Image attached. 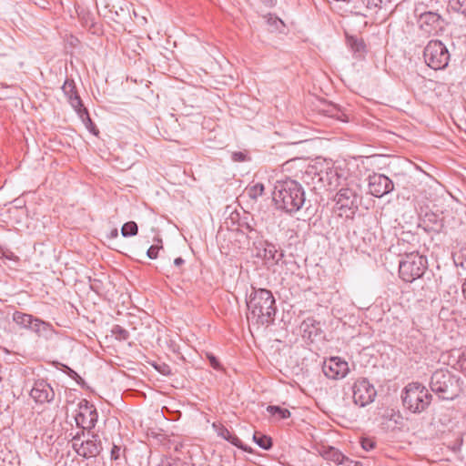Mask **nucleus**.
I'll list each match as a JSON object with an SVG mask.
<instances>
[{
	"label": "nucleus",
	"instance_id": "obj_29",
	"mask_svg": "<svg viewBox=\"0 0 466 466\" xmlns=\"http://www.w3.org/2000/svg\"><path fill=\"white\" fill-rule=\"evenodd\" d=\"M253 441L263 450H270L273 443L272 439L261 432L256 431L253 435Z\"/></svg>",
	"mask_w": 466,
	"mask_h": 466
},
{
	"label": "nucleus",
	"instance_id": "obj_50",
	"mask_svg": "<svg viewBox=\"0 0 466 466\" xmlns=\"http://www.w3.org/2000/svg\"><path fill=\"white\" fill-rule=\"evenodd\" d=\"M384 416L387 417V418H390V420H392L395 416L400 418V415L396 414L393 410H391L390 412H387V414L384 415Z\"/></svg>",
	"mask_w": 466,
	"mask_h": 466
},
{
	"label": "nucleus",
	"instance_id": "obj_52",
	"mask_svg": "<svg viewBox=\"0 0 466 466\" xmlns=\"http://www.w3.org/2000/svg\"><path fill=\"white\" fill-rule=\"evenodd\" d=\"M459 258H454V263H455V265H456V266H461V268H466V261H465V262L459 261Z\"/></svg>",
	"mask_w": 466,
	"mask_h": 466
},
{
	"label": "nucleus",
	"instance_id": "obj_40",
	"mask_svg": "<svg viewBox=\"0 0 466 466\" xmlns=\"http://www.w3.org/2000/svg\"><path fill=\"white\" fill-rule=\"evenodd\" d=\"M361 447L366 451H370L374 449L375 441L370 438H362L360 441Z\"/></svg>",
	"mask_w": 466,
	"mask_h": 466
},
{
	"label": "nucleus",
	"instance_id": "obj_3",
	"mask_svg": "<svg viewBox=\"0 0 466 466\" xmlns=\"http://www.w3.org/2000/svg\"><path fill=\"white\" fill-rule=\"evenodd\" d=\"M432 396L419 382L409 383L401 393L403 406L413 413L423 411L431 403Z\"/></svg>",
	"mask_w": 466,
	"mask_h": 466
},
{
	"label": "nucleus",
	"instance_id": "obj_49",
	"mask_svg": "<svg viewBox=\"0 0 466 466\" xmlns=\"http://www.w3.org/2000/svg\"><path fill=\"white\" fill-rule=\"evenodd\" d=\"M184 262H185V261H184V259H183L182 258H175V260H174V264H175V266H177V267H180V266H182V265L184 264Z\"/></svg>",
	"mask_w": 466,
	"mask_h": 466
},
{
	"label": "nucleus",
	"instance_id": "obj_28",
	"mask_svg": "<svg viewBox=\"0 0 466 466\" xmlns=\"http://www.w3.org/2000/svg\"><path fill=\"white\" fill-rule=\"evenodd\" d=\"M395 248L398 255L402 258L407 257L409 254L418 252L414 245H410L409 242L400 238L398 239Z\"/></svg>",
	"mask_w": 466,
	"mask_h": 466
},
{
	"label": "nucleus",
	"instance_id": "obj_51",
	"mask_svg": "<svg viewBox=\"0 0 466 466\" xmlns=\"http://www.w3.org/2000/svg\"><path fill=\"white\" fill-rule=\"evenodd\" d=\"M118 237V230L117 228H113L109 234L110 238H116Z\"/></svg>",
	"mask_w": 466,
	"mask_h": 466
},
{
	"label": "nucleus",
	"instance_id": "obj_33",
	"mask_svg": "<svg viewBox=\"0 0 466 466\" xmlns=\"http://www.w3.org/2000/svg\"><path fill=\"white\" fill-rule=\"evenodd\" d=\"M138 232V227L135 221H128L125 223L121 228V234L123 237H134Z\"/></svg>",
	"mask_w": 466,
	"mask_h": 466
},
{
	"label": "nucleus",
	"instance_id": "obj_34",
	"mask_svg": "<svg viewBox=\"0 0 466 466\" xmlns=\"http://www.w3.org/2000/svg\"><path fill=\"white\" fill-rule=\"evenodd\" d=\"M361 2L367 9L376 12L378 9L386 7L390 0H361Z\"/></svg>",
	"mask_w": 466,
	"mask_h": 466
},
{
	"label": "nucleus",
	"instance_id": "obj_22",
	"mask_svg": "<svg viewBox=\"0 0 466 466\" xmlns=\"http://www.w3.org/2000/svg\"><path fill=\"white\" fill-rule=\"evenodd\" d=\"M30 330L35 332L37 336L44 337L46 339L51 337L54 332L53 326L50 323L38 318H35L33 321Z\"/></svg>",
	"mask_w": 466,
	"mask_h": 466
},
{
	"label": "nucleus",
	"instance_id": "obj_43",
	"mask_svg": "<svg viewBox=\"0 0 466 466\" xmlns=\"http://www.w3.org/2000/svg\"><path fill=\"white\" fill-rule=\"evenodd\" d=\"M231 158L235 162H243L247 160V155L243 152L236 151L232 153Z\"/></svg>",
	"mask_w": 466,
	"mask_h": 466
},
{
	"label": "nucleus",
	"instance_id": "obj_27",
	"mask_svg": "<svg viewBox=\"0 0 466 466\" xmlns=\"http://www.w3.org/2000/svg\"><path fill=\"white\" fill-rule=\"evenodd\" d=\"M347 44L355 55L361 56L365 53L366 46L361 38L348 36Z\"/></svg>",
	"mask_w": 466,
	"mask_h": 466
},
{
	"label": "nucleus",
	"instance_id": "obj_42",
	"mask_svg": "<svg viewBox=\"0 0 466 466\" xmlns=\"http://www.w3.org/2000/svg\"><path fill=\"white\" fill-rule=\"evenodd\" d=\"M159 247L157 245H152L147 251V255L149 258L155 259L157 258Z\"/></svg>",
	"mask_w": 466,
	"mask_h": 466
},
{
	"label": "nucleus",
	"instance_id": "obj_21",
	"mask_svg": "<svg viewBox=\"0 0 466 466\" xmlns=\"http://www.w3.org/2000/svg\"><path fill=\"white\" fill-rule=\"evenodd\" d=\"M423 57L430 68L437 70V40H431L428 43L423 51Z\"/></svg>",
	"mask_w": 466,
	"mask_h": 466
},
{
	"label": "nucleus",
	"instance_id": "obj_32",
	"mask_svg": "<svg viewBox=\"0 0 466 466\" xmlns=\"http://www.w3.org/2000/svg\"><path fill=\"white\" fill-rule=\"evenodd\" d=\"M448 8L466 16V0H446Z\"/></svg>",
	"mask_w": 466,
	"mask_h": 466
},
{
	"label": "nucleus",
	"instance_id": "obj_12",
	"mask_svg": "<svg viewBox=\"0 0 466 466\" xmlns=\"http://www.w3.org/2000/svg\"><path fill=\"white\" fill-rule=\"evenodd\" d=\"M368 181L370 193L376 198H381L394 188L391 179L382 174L373 173L369 176Z\"/></svg>",
	"mask_w": 466,
	"mask_h": 466
},
{
	"label": "nucleus",
	"instance_id": "obj_44",
	"mask_svg": "<svg viewBox=\"0 0 466 466\" xmlns=\"http://www.w3.org/2000/svg\"><path fill=\"white\" fill-rule=\"evenodd\" d=\"M120 451H121V448L119 446L113 445L111 453H110L111 460H114V461L118 460L120 458Z\"/></svg>",
	"mask_w": 466,
	"mask_h": 466
},
{
	"label": "nucleus",
	"instance_id": "obj_47",
	"mask_svg": "<svg viewBox=\"0 0 466 466\" xmlns=\"http://www.w3.org/2000/svg\"><path fill=\"white\" fill-rule=\"evenodd\" d=\"M260 2L268 7H272L276 5L277 0H260Z\"/></svg>",
	"mask_w": 466,
	"mask_h": 466
},
{
	"label": "nucleus",
	"instance_id": "obj_10",
	"mask_svg": "<svg viewBox=\"0 0 466 466\" xmlns=\"http://www.w3.org/2000/svg\"><path fill=\"white\" fill-rule=\"evenodd\" d=\"M230 220L232 223L231 231L245 235L247 239L258 238L259 233L256 228V222L249 215L246 214L240 218L237 213L235 218L234 214H231Z\"/></svg>",
	"mask_w": 466,
	"mask_h": 466
},
{
	"label": "nucleus",
	"instance_id": "obj_13",
	"mask_svg": "<svg viewBox=\"0 0 466 466\" xmlns=\"http://www.w3.org/2000/svg\"><path fill=\"white\" fill-rule=\"evenodd\" d=\"M324 375L332 380L344 378L349 372L348 362L339 357H332L325 360L322 366Z\"/></svg>",
	"mask_w": 466,
	"mask_h": 466
},
{
	"label": "nucleus",
	"instance_id": "obj_25",
	"mask_svg": "<svg viewBox=\"0 0 466 466\" xmlns=\"http://www.w3.org/2000/svg\"><path fill=\"white\" fill-rule=\"evenodd\" d=\"M35 319V317H34L33 315L24 313L21 311H15L13 314V320L17 325H19L20 327H22L24 329H30Z\"/></svg>",
	"mask_w": 466,
	"mask_h": 466
},
{
	"label": "nucleus",
	"instance_id": "obj_17",
	"mask_svg": "<svg viewBox=\"0 0 466 466\" xmlns=\"http://www.w3.org/2000/svg\"><path fill=\"white\" fill-rule=\"evenodd\" d=\"M420 29L427 35H435L437 33V13L429 11L422 13L418 20Z\"/></svg>",
	"mask_w": 466,
	"mask_h": 466
},
{
	"label": "nucleus",
	"instance_id": "obj_30",
	"mask_svg": "<svg viewBox=\"0 0 466 466\" xmlns=\"http://www.w3.org/2000/svg\"><path fill=\"white\" fill-rule=\"evenodd\" d=\"M450 53L447 47L439 40V70L448 66Z\"/></svg>",
	"mask_w": 466,
	"mask_h": 466
},
{
	"label": "nucleus",
	"instance_id": "obj_7",
	"mask_svg": "<svg viewBox=\"0 0 466 466\" xmlns=\"http://www.w3.org/2000/svg\"><path fill=\"white\" fill-rule=\"evenodd\" d=\"M351 389L354 404L361 408L373 402L377 396L375 387L366 378L356 380Z\"/></svg>",
	"mask_w": 466,
	"mask_h": 466
},
{
	"label": "nucleus",
	"instance_id": "obj_39",
	"mask_svg": "<svg viewBox=\"0 0 466 466\" xmlns=\"http://www.w3.org/2000/svg\"><path fill=\"white\" fill-rule=\"evenodd\" d=\"M265 17L267 18L268 25L273 26L275 29H279V25L283 24L279 17L274 16L271 14H268Z\"/></svg>",
	"mask_w": 466,
	"mask_h": 466
},
{
	"label": "nucleus",
	"instance_id": "obj_8",
	"mask_svg": "<svg viewBox=\"0 0 466 466\" xmlns=\"http://www.w3.org/2000/svg\"><path fill=\"white\" fill-rule=\"evenodd\" d=\"M98 419L96 407L87 400L83 399L78 403V410L75 416L77 428L87 430L88 433L95 428Z\"/></svg>",
	"mask_w": 466,
	"mask_h": 466
},
{
	"label": "nucleus",
	"instance_id": "obj_15",
	"mask_svg": "<svg viewBox=\"0 0 466 466\" xmlns=\"http://www.w3.org/2000/svg\"><path fill=\"white\" fill-rule=\"evenodd\" d=\"M448 309L442 307L439 312V320L441 321L443 337L453 339L460 335V327L457 319L453 316V311L451 312V317H448Z\"/></svg>",
	"mask_w": 466,
	"mask_h": 466
},
{
	"label": "nucleus",
	"instance_id": "obj_9",
	"mask_svg": "<svg viewBox=\"0 0 466 466\" xmlns=\"http://www.w3.org/2000/svg\"><path fill=\"white\" fill-rule=\"evenodd\" d=\"M460 391L456 377L447 370H439V399L454 400Z\"/></svg>",
	"mask_w": 466,
	"mask_h": 466
},
{
	"label": "nucleus",
	"instance_id": "obj_11",
	"mask_svg": "<svg viewBox=\"0 0 466 466\" xmlns=\"http://www.w3.org/2000/svg\"><path fill=\"white\" fill-rule=\"evenodd\" d=\"M89 439L82 441L80 443L72 444L74 451L81 457L86 459L96 457L103 450L102 442L98 434L91 433Z\"/></svg>",
	"mask_w": 466,
	"mask_h": 466
},
{
	"label": "nucleus",
	"instance_id": "obj_1",
	"mask_svg": "<svg viewBox=\"0 0 466 466\" xmlns=\"http://www.w3.org/2000/svg\"><path fill=\"white\" fill-rule=\"evenodd\" d=\"M273 200L278 209L289 214L296 213L305 203V191L298 180L281 178L275 183Z\"/></svg>",
	"mask_w": 466,
	"mask_h": 466
},
{
	"label": "nucleus",
	"instance_id": "obj_35",
	"mask_svg": "<svg viewBox=\"0 0 466 466\" xmlns=\"http://www.w3.org/2000/svg\"><path fill=\"white\" fill-rule=\"evenodd\" d=\"M329 116L340 121H348L347 115L337 105H330L326 110Z\"/></svg>",
	"mask_w": 466,
	"mask_h": 466
},
{
	"label": "nucleus",
	"instance_id": "obj_31",
	"mask_svg": "<svg viewBox=\"0 0 466 466\" xmlns=\"http://www.w3.org/2000/svg\"><path fill=\"white\" fill-rule=\"evenodd\" d=\"M267 411L273 416H278L279 420L288 419L291 415L290 411L288 409L281 408L276 405L268 406Z\"/></svg>",
	"mask_w": 466,
	"mask_h": 466
},
{
	"label": "nucleus",
	"instance_id": "obj_20",
	"mask_svg": "<svg viewBox=\"0 0 466 466\" xmlns=\"http://www.w3.org/2000/svg\"><path fill=\"white\" fill-rule=\"evenodd\" d=\"M320 455L327 461L338 465L344 464L348 458L338 449L331 446H323L319 451Z\"/></svg>",
	"mask_w": 466,
	"mask_h": 466
},
{
	"label": "nucleus",
	"instance_id": "obj_6",
	"mask_svg": "<svg viewBox=\"0 0 466 466\" xmlns=\"http://www.w3.org/2000/svg\"><path fill=\"white\" fill-rule=\"evenodd\" d=\"M282 171L288 173L286 177L300 179L309 184V178L316 175V167L310 166L304 158H292L282 165Z\"/></svg>",
	"mask_w": 466,
	"mask_h": 466
},
{
	"label": "nucleus",
	"instance_id": "obj_37",
	"mask_svg": "<svg viewBox=\"0 0 466 466\" xmlns=\"http://www.w3.org/2000/svg\"><path fill=\"white\" fill-rule=\"evenodd\" d=\"M111 333L120 341L127 340L129 338V332L120 325H114Z\"/></svg>",
	"mask_w": 466,
	"mask_h": 466
},
{
	"label": "nucleus",
	"instance_id": "obj_46",
	"mask_svg": "<svg viewBox=\"0 0 466 466\" xmlns=\"http://www.w3.org/2000/svg\"><path fill=\"white\" fill-rule=\"evenodd\" d=\"M86 431V430L80 429V431H77L76 433V435L73 436V438H72V444H76V442L80 443L82 441L81 438L85 436V431Z\"/></svg>",
	"mask_w": 466,
	"mask_h": 466
},
{
	"label": "nucleus",
	"instance_id": "obj_23",
	"mask_svg": "<svg viewBox=\"0 0 466 466\" xmlns=\"http://www.w3.org/2000/svg\"><path fill=\"white\" fill-rule=\"evenodd\" d=\"M76 112L82 120V122L85 124L88 131L93 135L97 136L99 130L96 127L95 123L92 121L87 109L85 106H83L82 108L77 109V111Z\"/></svg>",
	"mask_w": 466,
	"mask_h": 466
},
{
	"label": "nucleus",
	"instance_id": "obj_55",
	"mask_svg": "<svg viewBox=\"0 0 466 466\" xmlns=\"http://www.w3.org/2000/svg\"><path fill=\"white\" fill-rule=\"evenodd\" d=\"M462 294H463L464 298L466 299V278H465V280L462 285Z\"/></svg>",
	"mask_w": 466,
	"mask_h": 466
},
{
	"label": "nucleus",
	"instance_id": "obj_2",
	"mask_svg": "<svg viewBox=\"0 0 466 466\" xmlns=\"http://www.w3.org/2000/svg\"><path fill=\"white\" fill-rule=\"evenodd\" d=\"M247 307L248 319L261 326H268L274 322L277 307L270 290L252 287V291L247 299Z\"/></svg>",
	"mask_w": 466,
	"mask_h": 466
},
{
	"label": "nucleus",
	"instance_id": "obj_38",
	"mask_svg": "<svg viewBox=\"0 0 466 466\" xmlns=\"http://www.w3.org/2000/svg\"><path fill=\"white\" fill-rule=\"evenodd\" d=\"M152 366L162 375L168 376L172 373L171 367L165 362H154Z\"/></svg>",
	"mask_w": 466,
	"mask_h": 466
},
{
	"label": "nucleus",
	"instance_id": "obj_53",
	"mask_svg": "<svg viewBox=\"0 0 466 466\" xmlns=\"http://www.w3.org/2000/svg\"><path fill=\"white\" fill-rule=\"evenodd\" d=\"M461 366L462 369L466 370V353L463 354L461 360H460Z\"/></svg>",
	"mask_w": 466,
	"mask_h": 466
},
{
	"label": "nucleus",
	"instance_id": "obj_54",
	"mask_svg": "<svg viewBox=\"0 0 466 466\" xmlns=\"http://www.w3.org/2000/svg\"><path fill=\"white\" fill-rule=\"evenodd\" d=\"M159 466H177L169 461H163Z\"/></svg>",
	"mask_w": 466,
	"mask_h": 466
},
{
	"label": "nucleus",
	"instance_id": "obj_18",
	"mask_svg": "<svg viewBox=\"0 0 466 466\" xmlns=\"http://www.w3.org/2000/svg\"><path fill=\"white\" fill-rule=\"evenodd\" d=\"M213 429L216 431L217 434L221 437L222 439L228 441L232 445L238 447V449H241L243 451H248L247 447L243 445L240 439L233 434L228 428H226L221 423L214 422L212 424Z\"/></svg>",
	"mask_w": 466,
	"mask_h": 466
},
{
	"label": "nucleus",
	"instance_id": "obj_16",
	"mask_svg": "<svg viewBox=\"0 0 466 466\" xmlns=\"http://www.w3.org/2000/svg\"><path fill=\"white\" fill-rule=\"evenodd\" d=\"M62 91L75 111L84 106L74 79L66 78L62 86Z\"/></svg>",
	"mask_w": 466,
	"mask_h": 466
},
{
	"label": "nucleus",
	"instance_id": "obj_48",
	"mask_svg": "<svg viewBox=\"0 0 466 466\" xmlns=\"http://www.w3.org/2000/svg\"><path fill=\"white\" fill-rule=\"evenodd\" d=\"M446 198H452L453 197L451 196V194L450 192H448L447 190L444 189V193H440L439 192V198H443V200L446 199Z\"/></svg>",
	"mask_w": 466,
	"mask_h": 466
},
{
	"label": "nucleus",
	"instance_id": "obj_24",
	"mask_svg": "<svg viewBox=\"0 0 466 466\" xmlns=\"http://www.w3.org/2000/svg\"><path fill=\"white\" fill-rule=\"evenodd\" d=\"M301 328L305 334H308L309 338L312 335L317 336L320 331V322L317 321L313 318H307L303 320Z\"/></svg>",
	"mask_w": 466,
	"mask_h": 466
},
{
	"label": "nucleus",
	"instance_id": "obj_4",
	"mask_svg": "<svg viewBox=\"0 0 466 466\" xmlns=\"http://www.w3.org/2000/svg\"><path fill=\"white\" fill-rule=\"evenodd\" d=\"M427 265V258L420 255L419 252L409 254L399 262L400 278L405 282L411 283L422 277Z\"/></svg>",
	"mask_w": 466,
	"mask_h": 466
},
{
	"label": "nucleus",
	"instance_id": "obj_14",
	"mask_svg": "<svg viewBox=\"0 0 466 466\" xmlns=\"http://www.w3.org/2000/svg\"><path fill=\"white\" fill-rule=\"evenodd\" d=\"M30 396L36 403H49L55 399V391L46 380H37L34 383Z\"/></svg>",
	"mask_w": 466,
	"mask_h": 466
},
{
	"label": "nucleus",
	"instance_id": "obj_45",
	"mask_svg": "<svg viewBox=\"0 0 466 466\" xmlns=\"http://www.w3.org/2000/svg\"><path fill=\"white\" fill-rule=\"evenodd\" d=\"M66 368L67 370L66 373L68 374V376L75 380L77 383H80V381L83 380L82 378L75 370H73L67 366H66Z\"/></svg>",
	"mask_w": 466,
	"mask_h": 466
},
{
	"label": "nucleus",
	"instance_id": "obj_36",
	"mask_svg": "<svg viewBox=\"0 0 466 466\" xmlns=\"http://www.w3.org/2000/svg\"><path fill=\"white\" fill-rule=\"evenodd\" d=\"M265 187L262 183H256L255 185L247 188L248 195L250 198L257 200L264 193Z\"/></svg>",
	"mask_w": 466,
	"mask_h": 466
},
{
	"label": "nucleus",
	"instance_id": "obj_41",
	"mask_svg": "<svg viewBox=\"0 0 466 466\" xmlns=\"http://www.w3.org/2000/svg\"><path fill=\"white\" fill-rule=\"evenodd\" d=\"M207 359L208 360L209 364L213 369H215L217 370H221V365H220L219 360L212 353H207Z\"/></svg>",
	"mask_w": 466,
	"mask_h": 466
},
{
	"label": "nucleus",
	"instance_id": "obj_19",
	"mask_svg": "<svg viewBox=\"0 0 466 466\" xmlns=\"http://www.w3.org/2000/svg\"><path fill=\"white\" fill-rule=\"evenodd\" d=\"M325 179L330 188L342 187L348 182L347 177H344L343 170L337 167L329 168L325 174Z\"/></svg>",
	"mask_w": 466,
	"mask_h": 466
},
{
	"label": "nucleus",
	"instance_id": "obj_26",
	"mask_svg": "<svg viewBox=\"0 0 466 466\" xmlns=\"http://www.w3.org/2000/svg\"><path fill=\"white\" fill-rule=\"evenodd\" d=\"M264 258L266 261L277 264L283 258V254L273 244L268 243L264 249Z\"/></svg>",
	"mask_w": 466,
	"mask_h": 466
},
{
	"label": "nucleus",
	"instance_id": "obj_5",
	"mask_svg": "<svg viewBox=\"0 0 466 466\" xmlns=\"http://www.w3.org/2000/svg\"><path fill=\"white\" fill-rule=\"evenodd\" d=\"M360 198L359 186L353 185L352 182H346L336 194L334 200L337 208L349 217L358 210Z\"/></svg>",
	"mask_w": 466,
	"mask_h": 466
}]
</instances>
